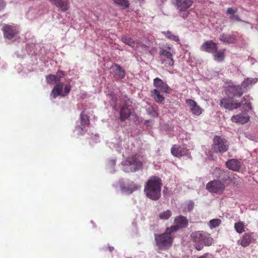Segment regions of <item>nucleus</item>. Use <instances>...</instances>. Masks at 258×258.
Returning <instances> with one entry per match:
<instances>
[{"label":"nucleus","mask_w":258,"mask_h":258,"mask_svg":"<svg viewBox=\"0 0 258 258\" xmlns=\"http://www.w3.org/2000/svg\"><path fill=\"white\" fill-rule=\"evenodd\" d=\"M175 52L171 45L166 44L165 48H160L159 52L161 62L166 67H172L174 63L173 55Z\"/></svg>","instance_id":"5"},{"label":"nucleus","mask_w":258,"mask_h":258,"mask_svg":"<svg viewBox=\"0 0 258 258\" xmlns=\"http://www.w3.org/2000/svg\"><path fill=\"white\" fill-rule=\"evenodd\" d=\"M46 80L48 84H52L55 82V75L50 74L46 77Z\"/></svg>","instance_id":"37"},{"label":"nucleus","mask_w":258,"mask_h":258,"mask_svg":"<svg viewBox=\"0 0 258 258\" xmlns=\"http://www.w3.org/2000/svg\"><path fill=\"white\" fill-rule=\"evenodd\" d=\"M238 11V9L236 7H232L231 8H228L227 12L226 14L229 15V16L236 14Z\"/></svg>","instance_id":"36"},{"label":"nucleus","mask_w":258,"mask_h":258,"mask_svg":"<svg viewBox=\"0 0 258 258\" xmlns=\"http://www.w3.org/2000/svg\"><path fill=\"white\" fill-rule=\"evenodd\" d=\"M162 33L168 39L175 41L178 43H179V38L177 35H175L170 31H163Z\"/></svg>","instance_id":"28"},{"label":"nucleus","mask_w":258,"mask_h":258,"mask_svg":"<svg viewBox=\"0 0 258 258\" xmlns=\"http://www.w3.org/2000/svg\"><path fill=\"white\" fill-rule=\"evenodd\" d=\"M221 223V220L220 219H213L209 221V226L212 228L218 227Z\"/></svg>","instance_id":"35"},{"label":"nucleus","mask_w":258,"mask_h":258,"mask_svg":"<svg viewBox=\"0 0 258 258\" xmlns=\"http://www.w3.org/2000/svg\"><path fill=\"white\" fill-rule=\"evenodd\" d=\"M200 50L210 53H215L218 50V46L217 44L212 40H208L204 42L201 46Z\"/></svg>","instance_id":"13"},{"label":"nucleus","mask_w":258,"mask_h":258,"mask_svg":"<svg viewBox=\"0 0 258 258\" xmlns=\"http://www.w3.org/2000/svg\"><path fill=\"white\" fill-rule=\"evenodd\" d=\"M249 120L248 115H243L241 114L235 115L232 116L231 120L236 123L244 124L247 122Z\"/></svg>","instance_id":"23"},{"label":"nucleus","mask_w":258,"mask_h":258,"mask_svg":"<svg viewBox=\"0 0 258 258\" xmlns=\"http://www.w3.org/2000/svg\"><path fill=\"white\" fill-rule=\"evenodd\" d=\"M6 6L4 0H0V10L3 9Z\"/></svg>","instance_id":"42"},{"label":"nucleus","mask_w":258,"mask_h":258,"mask_svg":"<svg viewBox=\"0 0 258 258\" xmlns=\"http://www.w3.org/2000/svg\"><path fill=\"white\" fill-rule=\"evenodd\" d=\"M173 4L179 11L183 12L181 16L184 19L187 17L189 15V9L193 4L192 0H172Z\"/></svg>","instance_id":"8"},{"label":"nucleus","mask_w":258,"mask_h":258,"mask_svg":"<svg viewBox=\"0 0 258 258\" xmlns=\"http://www.w3.org/2000/svg\"><path fill=\"white\" fill-rule=\"evenodd\" d=\"M208 255V253L205 254L204 255L201 256L198 258H207V255Z\"/></svg>","instance_id":"45"},{"label":"nucleus","mask_w":258,"mask_h":258,"mask_svg":"<svg viewBox=\"0 0 258 258\" xmlns=\"http://www.w3.org/2000/svg\"><path fill=\"white\" fill-rule=\"evenodd\" d=\"M121 40L122 41V42H123L126 45H128L132 48H134L135 47V41L132 38L127 36H123L121 37Z\"/></svg>","instance_id":"29"},{"label":"nucleus","mask_w":258,"mask_h":258,"mask_svg":"<svg viewBox=\"0 0 258 258\" xmlns=\"http://www.w3.org/2000/svg\"><path fill=\"white\" fill-rule=\"evenodd\" d=\"M245 92L239 85H229L225 88V93L230 99L241 97Z\"/></svg>","instance_id":"9"},{"label":"nucleus","mask_w":258,"mask_h":258,"mask_svg":"<svg viewBox=\"0 0 258 258\" xmlns=\"http://www.w3.org/2000/svg\"><path fill=\"white\" fill-rule=\"evenodd\" d=\"M226 167L234 171H238L240 168V163L235 159H229L226 162Z\"/></svg>","instance_id":"20"},{"label":"nucleus","mask_w":258,"mask_h":258,"mask_svg":"<svg viewBox=\"0 0 258 258\" xmlns=\"http://www.w3.org/2000/svg\"><path fill=\"white\" fill-rule=\"evenodd\" d=\"M160 90L157 89H154L151 91V96L157 103H161L165 99L164 96L160 94Z\"/></svg>","instance_id":"24"},{"label":"nucleus","mask_w":258,"mask_h":258,"mask_svg":"<svg viewBox=\"0 0 258 258\" xmlns=\"http://www.w3.org/2000/svg\"><path fill=\"white\" fill-rule=\"evenodd\" d=\"M162 182L156 176H152L145 184L144 192L146 197L152 201H158L161 197Z\"/></svg>","instance_id":"1"},{"label":"nucleus","mask_w":258,"mask_h":258,"mask_svg":"<svg viewBox=\"0 0 258 258\" xmlns=\"http://www.w3.org/2000/svg\"><path fill=\"white\" fill-rule=\"evenodd\" d=\"M244 105L246 107L248 108V109H252V107H251V103L250 102H246L245 104H244Z\"/></svg>","instance_id":"43"},{"label":"nucleus","mask_w":258,"mask_h":258,"mask_svg":"<svg viewBox=\"0 0 258 258\" xmlns=\"http://www.w3.org/2000/svg\"><path fill=\"white\" fill-rule=\"evenodd\" d=\"M71 89V87L70 85H66L64 88V91H62V97L68 95Z\"/></svg>","instance_id":"38"},{"label":"nucleus","mask_w":258,"mask_h":258,"mask_svg":"<svg viewBox=\"0 0 258 258\" xmlns=\"http://www.w3.org/2000/svg\"><path fill=\"white\" fill-rule=\"evenodd\" d=\"M219 39L221 41L228 43H233L235 41V38L234 36L225 34L220 35Z\"/></svg>","instance_id":"26"},{"label":"nucleus","mask_w":258,"mask_h":258,"mask_svg":"<svg viewBox=\"0 0 258 258\" xmlns=\"http://www.w3.org/2000/svg\"><path fill=\"white\" fill-rule=\"evenodd\" d=\"M114 4L121 7L123 9H126L130 7L128 0H113Z\"/></svg>","instance_id":"30"},{"label":"nucleus","mask_w":258,"mask_h":258,"mask_svg":"<svg viewBox=\"0 0 258 258\" xmlns=\"http://www.w3.org/2000/svg\"><path fill=\"white\" fill-rule=\"evenodd\" d=\"M153 86L156 89L166 93H170V88L162 79L156 78L153 80Z\"/></svg>","instance_id":"15"},{"label":"nucleus","mask_w":258,"mask_h":258,"mask_svg":"<svg viewBox=\"0 0 258 258\" xmlns=\"http://www.w3.org/2000/svg\"><path fill=\"white\" fill-rule=\"evenodd\" d=\"M186 103L189 106L192 113L196 115H200L202 113V109L192 99L186 100Z\"/></svg>","instance_id":"17"},{"label":"nucleus","mask_w":258,"mask_h":258,"mask_svg":"<svg viewBox=\"0 0 258 258\" xmlns=\"http://www.w3.org/2000/svg\"><path fill=\"white\" fill-rule=\"evenodd\" d=\"M172 215L171 212L167 210L163 212H162L159 214V217L160 219L162 220H167Z\"/></svg>","instance_id":"34"},{"label":"nucleus","mask_w":258,"mask_h":258,"mask_svg":"<svg viewBox=\"0 0 258 258\" xmlns=\"http://www.w3.org/2000/svg\"><path fill=\"white\" fill-rule=\"evenodd\" d=\"M187 150L181 146L174 145L171 148V153L175 157H182L187 154Z\"/></svg>","instance_id":"18"},{"label":"nucleus","mask_w":258,"mask_h":258,"mask_svg":"<svg viewBox=\"0 0 258 258\" xmlns=\"http://www.w3.org/2000/svg\"><path fill=\"white\" fill-rule=\"evenodd\" d=\"M232 99L229 97L223 98L220 103V106L229 110L237 109L241 106L242 104L241 102H234Z\"/></svg>","instance_id":"12"},{"label":"nucleus","mask_w":258,"mask_h":258,"mask_svg":"<svg viewBox=\"0 0 258 258\" xmlns=\"http://www.w3.org/2000/svg\"><path fill=\"white\" fill-rule=\"evenodd\" d=\"M81 126H77L75 131L78 135H84L86 132V127L90 124L89 116L82 112L80 114Z\"/></svg>","instance_id":"11"},{"label":"nucleus","mask_w":258,"mask_h":258,"mask_svg":"<svg viewBox=\"0 0 258 258\" xmlns=\"http://www.w3.org/2000/svg\"><path fill=\"white\" fill-rule=\"evenodd\" d=\"M63 86V83L62 82H58L56 83L50 93V96L53 99H55L59 96L62 97V90Z\"/></svg>","instance_id":"19"},{"label":"nucleus","mask_w":258,"mask_h":258,"mask_svg":"<svg viewBox=\"0 0 258 258\" xmlns=\"http://www.w3.org/2000/svg\"><path fill=\"white\" fill-rule=\"evenodd\" d=\"M131 114L130 109L128 108L126 104H125L120 109L119 119L121 121H124L130 116Z\"/></svg>","instance_id":"22"},{"label":"nucleus","mask_w":258,"mask_h":258,"mask_svg":"<svg viewBox=\"0 0 258 258\" xmlns=\"http://www.w3.org/2000/svg\"><path fill=\"white\" fill-rule=\"evenodd\" d=\"M121 164L124 166L123 170L126 172H136L143 165L137 154L129 156L121 162Z\"/></svg>","instance_id":"6"},{"label":"nucleus","mask_w":258,"mask_h":258,"mask_svg":"<svg viewBox=\"0 0 258 258\" xmlns=\"http://www.w3.org/2000/svg\"><path fill=\"white\" fill-rule=\"evenodd\" d=\"M49 1L62 12H66L70 8V2L69 0H49Z\"/></svg>","instance_id":"16"},{"label":"nucleus","mask_w":258,"mask_h":258,"mask_svg":"<svg viewBox=\"0 0 258 258\" xmlns=\"http://www.w3.org/2000/svg\"><path fill=\"white\" fill-rule=\"evenodd\" d=\"M56 76L60 77V78H62L64 76V72L62 71H58L56 73Z\"/></svg>","instance_id":"41"},{"label":"nucleus","mask_w":258,"mask_h":258,"mask_svg":"<svg viewBox=\"0 0 258 258\" xmlns=\"http://www.w3.org/2000/svg\"><path fill=\"white\" fill-rule=\"evenodd\" d=\"M224 50H220L219 51L217 50L215 53H214V59L218 61H222L225 57Z\"/></svg>","instance_id":"31"},{"label":"nucleus","mask_w":258,"mask_h":258,"mask_svg":"<svg viewBox=\"0 0 258 258\" xmlns=\"http://www.w3.org/2000/svg\"><path fill=\"white\" fill-rule=\"evenodd\" d=\"M190 239L194 243V247L198 251L201 250L205 246L212 245L214 242L211 234L202 230L192 232Z\"/></svg>","instance_id":"2"},{"label":"nucleus","mask_w":258,"mask_h":258,"mask_svg":"<svg viewBox=\"0 0 258 258\" xmlns=\"http://www.w3.org/2000/svg\"><path fill=\"white\" fill-rule=\"evenodd\" d=\"M234 228L238 233H241L245 231L243 223L241 221L235 223Z\"/></svg>","instance_id":"33"},{"label":"nucleus","mask_w":258,"mask_h":258,"mask_svg":"<svg viewBox=\"0 0 258 258\" xmlns=\"http://www.w3.org/2000/svg\"><path fill=\"white\" fill-rule=\"evenodd\" d=\"M60 79L61 78L60 77H58L56 75H55V82H56L57 83L58 82H60Z\"/></svg>","instance_id":"44"},{"label":"nucleus","mask_w":258,"mask_h":258,"mask_svg":"<svg viewBox=\"0 0 258 258\" xmlns=\"http://www.w3.org/2000/svg\"><path fill=\"white\" fill-rule=\"evenodd\" d=\"M255 82L256 81L254 79L247 78L245 79L239 85L240 87H241L242 90H243L244 92L245 93L247 90V88L248 86L252 84L255 83Z\"/></svg>","instance_id":"27"},{"label":"nucleus","mask_w":258,"mask_h":258,"mask_svg":"<svg viewBox=\"0 0 258 258\" xmlns=\"http://www.w3.org/2000/svg\"><path fill=\"white\" fill-rule=\"evenodd\" d=\"M173 232L168 227L162 234H154L155 240L159 251L166 250L172 245L174 236Z\"/></svg>","instance_id":"3"},{"label":"nucleus","mask_w":258,"mask_h":258,"mask_svg":"<svg viewBox=\"0 0 258 258\" xmlns=\"http://www.w3.org/2000/svg\"><path fill=\"white\" fill-rule=\"evenodd\" d=\"M229 18L231 21H240V19L238 15H235V14L229 16Z\"/></svg>","instance_id":"39"},{"label":"nucleus","mask_w":258,"mask_h":258,"mask_svg":"<svg viewBox=\"0 0 258 258\" xmlns=\"http://www.w3.org/2000/svg\"><path fill=\"white\" fill-rule=\"evenodd\" d=\"M111 68L112 69L115 75L119 79H123L125 76L124 70L118 64H114Z\"/></svg>","instance_id":"25"},{"label":"nucleus","mask_w":258,"mask_h":258,"mask_svg":"<svg viewBox=\"0 0 258 258\" xmlns=\"http://www.w3.org/2000/svg\"><path fill=\"white\" fill-rule=\"evenodd\" d=\"M229 149L228 141L220 136H216L213 139L212 149L215 153L223 154Z\"/></svg>","instance_id":"7"},{"label":"nucleus","mask_w":258,"mask_h":258,"mask_svg":"<svg viewBox=\"0 0 258 258\" xmlns=\"http://www.w3.org/2000/svg\"><path fill=\"white\" fill-rule=\"evenodd\" d=\"M138 189V186L132 182L131 184H130L127 187H124L122 188V190L124 191H127L130 194L132 193L133 191L137 190Z\"/></svg>","instance_id":"32"},{"label":"nucleus","mask_w":258,"mask_h":258,"mask_svg":"<svg viewBox=\"0 0 258 258\" xmlns=\"http://www.w3.org/2000/svg\"><path fill=\"white\" fill-rule=\"evenodd\" d=\"M253 237L251 234L245 233L240 240L238 241V243L241 245L243 247H246L249 245L251 243Z\"/></svg>","instance_id":"21"},{"label":"nucleus","mask_w":258,"mask_h":258,"mask_svg":"<svg viewBox=\"0 0 258 258\" xmlns=\"http://www.w3.org/2000/svg\"><path fill=\"white\" fill-rule=\"evenodd\" d=\"M174 223V225L168 227L173 233L177 231L179 228L186 227L188 224L186 217L181 215L176 217Z\"/></svg>","instance_id":"10"},{"label":"nucleus","mask_w":258,"mask_h":258,"mask_svg":"<svg viewBox=\"0 0 258 258\" xmlns=\"http://www.w3.org/2000/svg\"><path fill=\"white\" fill-rule=\"evenodd\" d=\"M194 207V203L192 201H190L187 206L188 210V211H191L193 209Z\"/></svg>","instance_id":"40"},{"label":"nucleus","mask_w":258,"mask_h":258,"mask_svg":"<svg viewBox=\"0 0 258 258\" xmlns=\"http://www.w3.org/2000/svg\"><path fill=\"white\" fill-rule=\"evenodd\" d=\"M235 179V176L231 175L227 176V178H224L223 179L224 181L219 180H213L207 184L206 189L211 193L218 195L222 194L226 187L224 182L228 180V183L232 182Z\"/></svg>","instance_id":"4"},{"label":"nucleus","mask_w":258,"mask_h":258,"mask_svg":"<svg viewBox=\"0 0 258 258\" xmlns=\"http://www.w3.org/2000/svg\"><path fill=\"white\" fill-rule=\"evenodd\" d=\"M2 31H3L4 37L8 39H12L19 32L15 27L8 24L4 26Z\"/></svg>","instance_id":"14"}]
</instances>
